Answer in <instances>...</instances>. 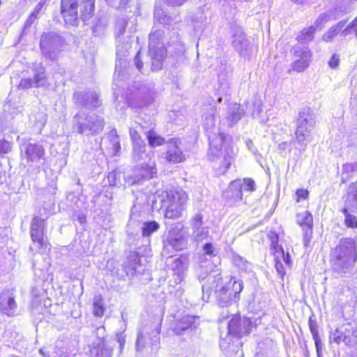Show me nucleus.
<instances>
[{"instance_id": "f257e3e1", "label": "nucleus", "mask_w": 357, "mask_h": 357, "mask_svg": "<svg viewBox=\"0 0 357 357\" xmlns=\"http://www.w3.org/2000/svg\"><path fill=\"white\" fill-rule=\"evenodd\" d=\"M128 20L126 17L119 18L116 23V61L114 74L113 91L115 101L123 102L127 107H142L153 100L152 88L137 85L128 86L125 91L124 82L128 79V62L124 59L131 47L134 36L132 28H128Z\"/></svg>"}, {"instance_id": "f03ea898", "label": "nucleus", "mask_w": 357, "mask_h": 357, "mask_svg": "<svg viewBox=\"0 0 357 357\" xmlns=\"http://www.w3.org/2000/svg\"><path fill=\"white\" fill-rule=\"evenodd\" d=\"M154 20L162 28H158L155 24L149 33V56L151 62V70H160L163 64L167 52L171 55L181 54L184 52V45L179 38V35L174 26L181 22L180 17H172L166 14L160 6L155 5Z\"/></svg>"}, {"instance_id": "7ed1b4c3", "label": "nucleus", "mask_w": 357, "mask_h": 357, "mask_svg": "<svg viewBox=\"0 0 357 357\" xmlns=\"http://www.w3.org/2000/svg\"><path fill=\"white\" fill-rule=\"evenodd\" d=\"M204 127L208 135L210 149L208 157L210 160L223 157L222 165L225 170L228 169L233 160L234 151L231 146V137L221 131L213 113L204 116Z\"/></svg>"}, {"instance_id": "20e7f679", "label": "nucleus", "mask_w": 357, "mask_h": 357, "mask_svg": "<svg viewBox=\"0 0 357 357\" xmlns=\"http://www.w3.org/2000/svg\"><path fill=\"white\" fill-rule=\"evenodd\" d=\"M243 289L241 280L232 278L223 279L220 274L208 275L206 282L202 284L203 300L208 301L213 291L218 305L227 307L236 303Z\"/></svg>"}, {"instance_id": "39448f33", "label": "nucleus", "mask_w": 357, "mask_h": 357, "mask_svg": "<svg viewBox=\"0 0 357 357\" xmlns=\"http://www.w3.org/2000/svg\"><path fill=\"white\" fill-rule=\"evenodd\" d=\"M354 241L351 238H343L332 250L331 264L333 270L340 275L349 273L357 259Z\"/></svg>"}, {"instance_id": "423d86ee", "label": "nucleus", "mask_w": 357, "mask_h": 357, "mask_svg": "<svg viewBox=\"0 0 357 357\" xmlns=\"http://www.w3.org/2000/svg\"><path fill=\"white\" fill-rule=\"evenodd\" d=\"M96 0H61V13L67 24L77 25L79 13L80 18L84 23L89 20L94 14Z\"/></svg>"}, {"instance_id": "0eeeda50", "label": "nucleus", "mask_w": 357, "mask_h": 357, "mask_svg": "<svg viewBox=\"0 0 357 357\" xmlns=\"http://www.w3.org/2000/svg\"><path fill=\"white\" fill-rule=\"evenodd\" d=\"M105 122L104 118L95 114H88L80 110L73 118L72 128L79 135L86 137L96 136L101 133Z\"/></svg>"}, {"instance_id": "6e6552de", "label": "nucleus", "mask_w": 357, "mask_h": 357, "mask_svg": "<svg viewBox=\"0 0 357 357\" xmlns=\"http://www.w3.org/2000/svg\"><path fill=\"white\" fill-rule=\"evenodd\" d=\"M316 124V116L309 107H303L298 113L295 131L296 147L300 151H305L308 143L311 142L312 130Z\"/></svg>"}, {"instance_id": "1a4fd4ad", "label": "nucleus", "mask_w": 357, "mask_h": 357, "mask_svg": "<svg viewBox=\"0 0 357 357\" xmlns=\"http://www.w3.org/2000/svg\"><path fill=\"white\" fill-rule=\"evenodd\" d=\"M188 195L181 189H171L162 192L160 202L161 207L165 208V218H180L185 210Z\"/></svg>"}, {"instance_id": "9d476101", "label": "nucleus", "mask_w": 357, "mask_h": 357, "mask_svg": "<svg viewBox=\"0 0 357 357\" xmlns=\"http://www.w3.org/2000/svg\"><path fill=\"white\" fill-rule=\"evenodd\" d=\"M160 323L144 325L138 331L135 342V349L142 352L150 348V353L155 354L160 349Z\"/></svg>"}, {"instance_id": "9b49d317", "label": "nucleus", "mask_w": 357, "mask_h": 357, "mask_svg": "<svg viewBox=\"0 0 357 357\" xmlns=\"http://www.w3.org/2000/svg\"><path fill=\"white\" fill-rule=\"evenodd\" d=\"M329 339L337 344L344 343L347 346H355L357 344V322L350 321L342 324L330 332Z\"/></svg>"}, {"instance_id": "f8f14e48", "label": "nucleus", "mask_w": 357, "mask_h": 357, "mask_svg": "<svg viewBox=\"0 0 357 357\" xmlns=\"http://www.w3.org/2000/svg\"><path fill=\"white\" fill-rule=\"evenodd\" d=\"M63 45L64 40L55 32L44 33L41 36L40 48L43 55L47 59L56 60Z\"/></svg>"}, {"instance_id": "ddd939ff", "label": "nucleus", "mask_w": 357, "mask_h": 357, "mask_svg": "<svg viewBox=\"0 0 357 357\" xmlns=\"http://www.w3.org/2000/svg\"><path fill=\"white\" fill-rule=\"evenodd\" d=\"M349 212L357 213V181L349 185L344 196V207L342 209L347 227L357 228V218Z\"/></svg>"}, {"instance_id": "4468645a", "label": "nucleus", "mask_w": 357, "mask_h": 357, "mask_svg": "<svg viewBox=\"0 0 357 357\" xmlns=\"http://www.w3.org/2000/svg\"><path fill=\"white\" fill-rule=\"evenodd\" d=\"M46 227L45 220L38 216H34L31 222L30 234L32 245L29 250L32 252H40L43 247H47L44 239L45 229Z\"/></svg>"}, {"instance_id": "2eb2a0df", "label": "nucleus", "mask_w": 357, "mask_h": 357, "mask_svg": "<svg viewBox=\"0 0 357 357\" xmlns=\"http://www.w3.org/2000/svg\"><path fill=\"white\" fill-rule=\"evenodd\" d=\"M164 248L179 251L185 249L188 244L186 232L180 225L172 227L168 232L166 239L163 242Z\"/></svg>"}, {"instance_id": "dca6fc26", "label": "nucleus", "mask_w": 357, "mask_h": 357, "mask_svg": "<svg viewBox=\"0 0 357 357\" xmlns=\"http://www.w3.org/2000/svg\"><path fill=\"white\" fill-rule=\"evenodd\" d=\"M254 327L255 324L250 318L234 315L227 324L228 335L241 338L249 335Z\"/></svg>"}, {"instance_id": "f3484780", "label": "nucleus", "mask_w": 357, "mask_h": 357, "mask_svg": "<svg viewBox=\"0 0 357 357\" xmlns=\"http://www.w3.org/2000/svg\"><path fill=\"white\" fill-rule=\"evenodd\" d=\"M15 292L13 289H3L0 294V312L8 316L16 314L17 304L15 301Z\"/></svg>"}, {"instance_id": "a211bd4d", "label": "nucleus", "mask_w": 357, "mask_h": 357, "mask_svg": "<svg viewBox=\"0 0 357 357\" xmlns=\"http://www.w3.org/2000/svg\"><path fill=\"white\" fill-rule=\"evenodd\" d=\"M73 98L75 103L82 108L96 109L101 105L98 95L95 91H76Z\"/></svg>"}, {"instance_id": "6ab92c4d", "label": "nucleus", "mask_w": 357, "mask_h": 357, "mask_svg": "<svg viewBox=\"0 0 357 357\" xmlns=\"http://www.w3.org/2000/svg\"><path fill=\"white\" fill-rule=\"evenodd\" d=\"M160 228V225L155 221L144 222L140 225V223L130 221L127 225V233L128 236H135L139 230H142V236L144 238H149Z\"/></svg>"}, {"instance_id": "aec40b11", "label": "nucleus", "mask_w": 357, "mask_h": 357, "mask_svg": "<svg viewBox=\"0 0 357 357\" xmlns=\"http://www.w3.org/2000/svg\"><path fill=\"white\" fill-rule=\"evenodd\" d=\"M294 54L299 59L291 63V69L297 73L304 71L309 66L311 61V51L307 47L295 46Z\"/></svg>"}, {"instance_id": "412c9836", "label": "nucleus", "mask_w": 357, "mask_h": 357, "mask_svg": "<svg viewBox=\"0 0 357 357\" xmlns=\"http://www.w3.org/2000/svg\"><path fill=\"white\" fill-rule=\"evenodd\" d=\"M156 174L155 163L153 160L143 161L133 172V183H139L144 179H150Z\"/></svg>"}, {"instance_id": "4be33fe9", "label": "nucleus", "mask_w": 357, "mask_h": 357, "mask_svg": "<svg viewBox=\"0 0 357 357\" xmlns=\"http://www.w3.org/2000/svg\"><path fill=\"white\" fill-rule=\"evenodd\" d=\"M181 144L178 138L170 139L167 142L165 158L168 162L179 163L185 160V155L180 148Z\"/></svg>"}, {"instance_id": "5701e85b", "label": "nucleus", "mask_w": 357, "mask_h": 357, "mask_svg": "<svg viewBox=\"0 0 357 357\" xmlns=\"http://www.w3.org/2000/svg\"><path fill=\"white\" fill-rule=\"evenodd\" d=\"M146 266L142 263V259L138 253L132 252L127 257L124 264V271L127 275L133 276L142 275L145 272Z\"/></svg>"}, {"instance_id": "b1692460", "label": "nucleus", "mask_w": 357, "mask_h": 357, "mask_svg": "<svg viewBox=\"0 0 357 357\" xmlns=\"http://www.w3.org/2000/svg\"><path fill=\"white\" fill-rule=\"evenodd\" d=\"M223 197L228 205H235L243 200L241 179H236L230 183L228 188L223 192Z\"/></svg>"}, {"instance_id": "393cba45", "label": "nucleus", "mask_w": 357, "mask_h": 357, "mask_svg": "<svg viewBox=\"0 0 357 357\" xmlns=\"http://www.w3.org/2000/svg\"><path fill=\"white\" fill-rule=\"evenodd\" d=\"M22 153L24 152V156L26 158L28 162H37L44 155L45 150L40 144L24 142L21 146Z\"/></svg>"}, {"instance_id": "a878e982", "label": "nucleus", "mask_w": 357, "mask_h": 357, "mask_svg": "<svg viewBox=\"0 0 357 357\" xmlns=\"http://www.w3.org/2000/svg\"><path fill=\"white\" fill-rule=\"evenodd\" d=\"M231 44L235 50L241 56L249 54V43L241 29H235L232 33Z\"/></svg>"}, {"instance_id": "bb28decb", "label": "nucleus", "mask_w": 357, "mask_h": 357, "mask_svg": "<svg viewBox=\"0 0 357 357\" xmlns=\"http://www.w3.org/2000/svg\"><path fill=\"white\" fill-rule=\"evenodd\" d=\"M199 317L192 315H184L176 319L173 324V331L176 335H181L188 329H195L199 325Z\"/></svg>"}, {"instance_id": "cd10ccee", "label": "nucleus", "mask_w": 357, "mask_h": 357, "mask_svg": "<svg viewBox=\"0 0 357 357\" xmlns=\"http://www.w3.org/2000/svg\"><path fill=\"white\" fill-rule=\"evenodd\" d=\"M146 143L144 142H137L132 144V159L135 162H142L146 160H151L154 154L153 152L146 151Z\"/></svg>"}, {"instance_id": "c85d7f7f", "label": "nucleus", "mask_w": 357, "mask_h": 357, "mask_svg": "<svg viewBox=\"0 0 357 357\" xmlns=\"http://www.w3.org/2000/svg\"><path fill=\"white\" fill-rule=\"evenodd\" d=\"M245 114L244 109L236 102H231L228 105L227 119L229 126L236 124Z\"/></svg>"}, {"instance_id": "c756f323", "label": "nucleus", "mask_w": 357, "mask_h": 357, "mask_svg": "<svg viewBox=\"0 0 357 357\" xmlns=\"http://www.w3.org/2000/svg\"><path fill=\"white\" fill-rule=\"evenodd\" d=\"M172 269L174 277V282L176 283L181 282L187 270V264L185 262V259L182 258L174 259L172 264Z\"/></svg>"}, {"instance_id": "7c9ffc66", "label": "nucleus", "mask_w": 357, "mask_h": 357, "mask_svg": "<svg viewBox=\"0 0 357 357\" xmlns=\"http://www.w3.org/2000/svg\"><path fill=\"white\" fill-rule=\"evenodd\" d=\"M113 349L105 343H93L90 349L91 357H112Z\"/></svg>"}, {"instance_id": "2f4dec72", "label": "nucleus", "mask_w": 357, "mask_h": 357, "mask_svg": "<svg viewBox=\"0 0 357 357\" xmlns=\"http://www.w3.org/2000/svg\"><path fill=\"white\" fill-rule=\"evenodd\" d=\"M34 87L45 86L47 82L45 70L40 64H38L33 69V78L32 79Z\"/></svg>"}, {"instance_id": "473e14b6", "label": "nucleus", "mask_w": 357, "mask_h": 357, "mask_svg": "<svg viewBox=\"0 0 357 357\" xmlns=\"http://www.w3.org/2000/svg\"><path fill=\"white\" fill-rule=\"evenodd\" d=\"M337 10V9L335 8V11L329 10L320 15L315 20L314 26L320 30L324 26L326 23L337 19L339 15L336 13Z\"/></svg>"}, {"instance_id": "72a5a7b5", "label": "nucleus", "mask_w": 357, "mask_h": 357, "mask_svg": "<svg viewBox=\"0 0 357 357\" xmlns=\"http://www.w3.org/2000/svg\"><path fill=\"white\" fill-rule=\"evenodd\" d=\"M309 328L312 333L313 340L314 341L315 347L318 357H320V352L321 351V341L319 336L318 327L317 322L312 320V318L309 319L308 321Z\"/></svg>"}, {"instance_id": "f704fd0d", "label": "nucleus", "mask_w": 357, "mask_h": 357, "mask_svg": "<svg viewBox=\"0 0 357 357\" xmlns=\"http://www.w3.org/2000/svg\"><path fill=\"white\" fill-rule=\"evenodd\" d=\"M297 222L301 226L303 227V229H307V231L311 232V229H312L313 218L309 211H305L298 213Z\"/></svg>"}, {"instance_id": "c9c22d12", "label": "nucleus", "mask_w": 357, "mask_h": 357, "mask_svg": "<svg viewBox=\"0 0 357 357\" xmlns=\"http://www.w3.org/2000/svg\"><path fill=\"white\" fill-rule=\"evenodd\" d=\"M346 24V21H340L337 24L331 27L328 31L325 33L322 39L324 41L328 43L331 42L333 39L337 35V33L342 30Z\"/></svg>"}, {"instance_id": "e433bc0d", "label": "nucleus", "mask_w": 357, "mask_h": 357, "mask_svg": "<svg viewBox=\"0 0 357 357\" xmlns=\"http://www.w3.org/2000/svg\"><path fill=\"white\" fill-rule=\"evenodd\" d=\"M149 142V144L151 147L161 146L165 143V139L153 130L146 131L144 133Z\"/></svg>"}, {"instance_id": "4c0bfd02", "label": "nucleus", "mask_w": 357, "mask_h": 357, "mask_svg": "<svg viewBox=\"0 0 357 357\" xmlns=\"http://www.w3.org/2000/svg\"><path fill=\"white\" fill-rule=\"evenodd\" d=\"M357 171V162L347 163L343 165L342 172V183H344Z\"/></svg>"}, {"instance_id": "58836bf2", "label": "nucleus", "mask_w": 357, "mask_h": 357, "mask_svg": "<svg viewBox=\"0 0 357 357\" xmlns=\"http://www.w3.org/2000/svg\"><path fill=\"white\" fill-rule=\"evenodd\" d=\"M316 28L314 26H310L307 29H304L301 33L298 36L297 39L301 43H307L312 41L314 38Z\"/></svg>"}, {"instance_id": "ea45409f", "label": "nucleus", "mask_w": 357, "mask_h": 357, "mask_svg": "<svg viewBox=\"0 0 357 357\" xmlns=\"http://www.w3.org/2000/svg\"><path fill=\"white\" fill-rule=\"evenodd\" d=\"M109 143L112 146L113 153L116 155L121 149L119 137L116 129H112L109 132Z\"/></svg>"}, {"instance_id": "a19ab883", "label": "nucleus", "mask_w": 357, "mask_h": 357, "mask_svg": "<svg viewBox=\"0 0 357 357\" xmlns=\"http://www.w3.org/2000/svg\"><path fill=\"white\" fill-rule=\"evenodd\" d=\"M233 262L242 271H248L251 269V264L239 255L234 256Z\"/></svg>"}, {"instance_id": "79ce46f5", "label": "nucleus", "mask_w": 357, "mask_h": 357, "mask_svg": "<svg viewBox=\"0 0 357 357\" xmlns=\"http://www.w3.org/2000/svg\"><path fill=\"white\" fill-rule=\"evenodd\" d=\"M254 110L252 112V116L255 118L259 119V121L262 123H266L268 121V119H264L261 116V113L262 112V104L260 100H257L253 102Z\"/></svg>"}, {"instance_id": "37998d69", "label": "nucleus", "mask_w": 357, "mask_h": 357, "mask_svg": "<svg viewBox=\"0 0 357 357\" xmlns=\"http://www.w3.org/2000/svg\"><path fill=\"white\" fill-rule=\"evenodd\" d=\"M93 314L96 317H102L104 314L105 308L103 302L100 297H95L93 303Z\"/></svg>"}, {"instance_id": "c03bdc74", "label": "nucleus", "mask_w": 357, "mask_h": 357, "mask_svg": "<svg viewBox=\"0 0 357 357\" xmlns=\"http://www.w3.org/2000/svg\"><path fill=\"white\" fill-rule=\"evenodd\" d=\"M193 237L196 241H202L208 237V228L203 227L202 228L193 231Z\"/></svg>"}, {"instance_id": "a18cd8bd", "label": "nucleus", "mask_w": 357, "mask_h": 357, "mask_svg": "<svg viewBox=\"0 0 357 357\" xmlns=\"http://www.w3.org/2000/svg\"><path fill=\"white\" fill-rule=\"evenodd\" d=\"M280 255V260L287 266H290L291 264V256L289 252L284 253V251L282 247H278V250L274 252V255Z\"/></svg>"}, {"instance_id": "49530a36", "label": "nucleus", "mask_w": 357, "mask_h": 357, "mask_svg": "<svg viewBox=\"0 0 357 357\" xmlns=\"http://www.w3.org/2000/svg\"><path fill=\"white\" fill-rule=\"evenodd\" d=\"M242 190L248 192H254L255 190V181L251 178H244L241 180Z\"/></svg>"}, {"instance_id": "de8ad7c7", "label": "nucleus", "mask_w": 357, "mask_h": 357, "mask_svg": "<svg viewBox=\"0 0 357 357\" xmlns=\"http://www.w3.org/2000/svg\"><path fill=\"white\" fill-rule=\"evenodd\" d=\"M98 339L97 343H105L104 338L106 336V331L104 326H99L93 332Z\"/></svg>"}, {"instance_id": "09e8293b", "label": "nucleus", "mask_w": 357, "mask_h": 357, "mask_svg": "<svg viewBox=\"0 0 357 357\" xmlns=\"http://www.w3.org/2000/svg\"><path fill=\"white\" fill-rule=\"evenodd\" d=\"M34 86L33 81L31 78L22 79L17 85L18 89H28Z\"/></svg>"}, {"instance_id": "8fccbe9b", "label": "nucleus", "mask_w": 357, "mask_h": 357, "mask_svg": "<svg viewBox=\"0 0 357 357\" xmlns=\"http://www.w3.org/2000/svg\"><path fill=\"white\" fill-rule=\"evenodd\" d=\"M128 1L129 0H105L109 6L117 9L124 8L125 6L128 3Z\"/></svg>"}, {"instance_id": "3c124183", "label": "nucleus", "mask_w": 357, "mask_h": 357, "mask_svg": "<svg viewBox=\"0 0 357 357\" xmlns=\"http://www.w3.org/2000/svg\"><path fill=\"white\" fill-rule=\"evenodd\" d=\"M203 250L204 253L210 257L212 256H215L217 254V252L211 243H205L203 245Z\"/></svg>"}, {"instance_id": "603ef678", "label": "nucleus", "mask_w": 357, "mask_h": 357, "mask_svg": "<svg viewBox=\"0 0 357 357\" xmlns=\"http://www.w3.org/2000/svg\"><path fill=\"white\" fill-rule=\"evenodd\" d=\"M202 219L203 217L201 214H196L195 217L192 220V225L193 228V231H195L196 229L202 228Z\"/></svg>"}, {"instance_id": "864d4df0", "label": "nucleus", "mask_w": 357, "mask_h": 357, "mask_svg": "<svg viewBox=\"0 0 357 357\" xmlns=\"http://www.w3.org/2000/svg\"><path fill=\"white\" fill-rule=\"evenodd\" d=\"M275 267L279 275L282 278L284 275V270L279 255H275Z\"/></svg>"}, {"instance_id": "5fc2aeb1", "label": "nucleus", "mask_w": 357, "mask_h": 357, "mask_svg": "<svg viewBox=\"0 0 357 357\" xmlns=\"http://www.w3.org/2000/svg\"><path fill=\"white\" fill-rule=\"evenodd\" d=\"M12 150L11 144L4 139L0 140V154L8 153Z\"/></svg>"}, {"instance_id": "6e6d98bb", "label": "nucleus", "mask_w": 357, "mask_h": 357, "mask_svg": "<svg viewBox=\"0 0 357 357\" xmlns=\"http://www.w3.org/2000/svg\"><path fill=\"white\" fill-rule=\"evenodd\" d=\"M269 238L271 241V248L275 251L278 250V247H280L278 245V236L275 232H271L268 235Z\"/></svg>"}, {"instance_id": "4d7b16f0", "label": "nucleus", "mask_w": 357, "mask_h": 357, "mask_svg": "<svg viewBox=\"0 0 357 357\" xmlns=\"http://www.w3.org/2000/svg\"><path fill=\"white\" fill-rule=\"evenodd\" d=\"M134 64L136 68L141 73H144V68H143V62L140 58V51H138L136 55L134 57Z\"/></svg>"}, {"instance_id": "13d9d810", "label": "nucleus", "mask_w": 357, "mask_h": 357, "mask_svg": "<svg viewBox=\"0 0 357 357\" xmlns=\"http://www.w3.org/2000/svg\"><path fill=\"white\" fill-rule=\"evenodd\" d=\"M130 135L132 144H135L137 142H144V140L141 138V137L138 134V132L132 128H130Z\"/></svg>"}, {"instance_id": "bf43d9fd", "label": "nucleus", "mask_w": 357, "mask_h": 357, "mask_svg": "<svg viewBox=\"0 0 357 357\" xmlns=\"http://www.w3.org/2000/svg\"><path fill=\"white\" fill-rule=\"evenodd\" d=\"M340 58L337 54H333L328 61V66L332 69H336L339 66Z\"/></svg>"}, {"instance_id": "052dcab7", "label": "nucleus", "mask_w": 357, "mask_h": 357, "mask_svg": "<svg viewBox=\"0 0 357 357\" xmlns=\"http://www.w3.org/2000/svg\"><path fill=\"white\" fill-rule=\"evenodd\" d=\"M349 29H354L356 36H357V17L349 24V25L342 31V33L346 35Z\"/></svg>"}, {"instance_id": "680f3d73", "label": "nucleus", "mask_w": 357, "mask_h": 357, "mask_svg": "<svg viewBox=\"0 0 357 357\" xmlns=\"http://www.w3.org/2000/svg\"><path fill=\"white\" fill-rule=\"evenodd\" d=\"M45 0H40L38 3L36 5V6L35 7L33 11L31 13L32 14H34L35 16H37L38 15V14L40 13V12L43 10L44 6H45Z\"/></svg>"}, {"instance_id": "e2e57ef3", "label": "nucleus", "mask_w": 357, "mask_h": 357, "mask_svg": "<svg viewBox=\"0 0 357 357\" xmlns=\"http://www.w3.org/2000/svg\"><path fill=\"white\" fill-rule=\"evenodd\" d=\"M296 196L298 197L297 202H299L300 199H306L308 196V191L303 189H298L297 190Z\"/></svg>"}, {"instance_id": "0e129e2a", "label": "nucleus", "mask_w": 357, "mask_h": 357, "mask_svg": "<svg viewBox=\"0 0 357 357\" xmlns=\"http://www.w3.org/2000/svg\"><path fill=\"white\" fill-rule=\"evenodd\" d=\"M36 19L37 16H35L34 14L31 13L24 23V28L31 26Z\"/></svg>"}, {"instance_id": "69168bd1", "label": "nucleus", "mask_w": 357, "mask_h": 357, "mask_svg": "<svg viewBox=\"0 0 357 357\" xmlns=\"http://www.w3.org/2000/svg\"><path fill=\"white\" fill-rule=\"evenodd\" d=\"M305 231L304 236H303V244L306 247L309 244L311 240V234L312 231L310 232L307 231V229H303Z\"/></svg>"}, {"instance_id": "338daca9", "label": "nucleus", "mask_w": 357, "mask_h": 357, "mask_svg": "<svg viewBox=\"0 0 357 357\" xmlns=\"http://www.w3.org/2000/svg\"><path fill=\"white\" fill-rule=\"evenodd\" d=\"M167 3L172 6H180L183 5L186 0H165Z\"/></svg>"}, {"instance_id": "774afa93", "label": "nucleus", "mask_w": 357, "mask_h": 357, "mask_svg": "<svg viewBox=\"0 0 357 357\" xmlns=\"http://www.w3.org/2000/svg\"><path fill=\"white\" fill-rule=\"evenodd\" d=\"M118 173L116 172H112L108 175V179L111 185H117L116 182V178Z\"/></svg>"}]
</instances>
